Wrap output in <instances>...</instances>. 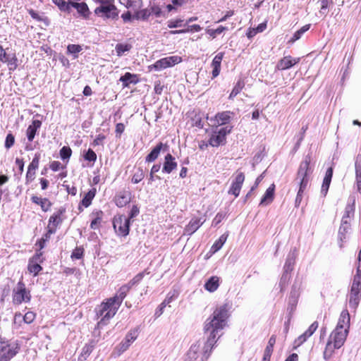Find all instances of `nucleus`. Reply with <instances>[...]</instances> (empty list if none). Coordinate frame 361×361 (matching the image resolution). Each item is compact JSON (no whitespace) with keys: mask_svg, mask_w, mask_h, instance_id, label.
<instances>
[{"mask_svg":"<svg viewBox=\"0 0 361 361\" xmlns=\"http://www.w3.org/2000/svg\"><path fill=\"white\" fill-rule=\"evenodd\" d=\"M245 87V82L243 80L240 79L238 80V82L235 83V86L233 87L228 99H233L234 97H235Z\"/></svg>","mask_w":361,"mask_h":361,"instance_id":"obj_37","label":"nucleus"},{"mask_svg":"<svg viewBox=\"0 0 361 361\" xmlns=\"http://www.w3.org/2000/svg\"><path fill=\"white\" fill-rule=\"evenodd\" d=\"M120 3L134 13L142 6V0H119Z\"/></svg>","mask_w":361,"mask_h":361,"instance_id":"obj_33","label":"nucleus"},{"mask_svg":"<svg viewBox=\"0 0 361 361\" xmlns=\"http://www.w3.org/2000/svg\"><path fill=\"white\" fill-rule=\"evenodd\" d=\"M63 186L66 188L67 192L72 196H75L77 193V188L74 185L70 186L69 185L63 184Z\"/></svg>","mask_w":361,"mask_h":361,"instance_id":"obj_64","label":"nucleus"},{"mask_svg":"<svg viewBox=\"0 0 361 361\" xmlns=\"http://www.w3.org/2000/svg\"><path fill=\"white\" fill-rule=\"evenodd\" d=\"M4 63H6L8 67L9 71H15L18 68V59L16 56V54H13V56L11 58H9L8 56L6 59V61H4Z\"/></svg>","mask_w":361,"mask_h":361,"instance_id":"obj_45","label":"nucleus"},{"mask_svg":"<svg viewBox=\"0 0 361 361\" xmlns=\"http://www.w3.org/2000/svg\"><path fill=\"white\" fill-rule=\"evenodd\" d=\"M42 252H36V253L30 258L27 264V271L32 274L33 276H37L42 270L41 264L44 262Z\"/></svg>","mask_w":361,"mask_h":361,"instance_id":"obj_13","label":"nucleus"},{"mask_svg":"<svg viewBox=\"0 0 361 361\" xmlns=\"http://www.w3.org/2000/svg\"><path fill=\"white\" fill-rule=\"evenodd\" d=\"M84 255V248L82 247H76L71 253V258L80 259Z\"/></svg>","mask_w":361,"mask_h":361,"instance_id":"obj_50","label":"nucleus"},{"mask_svg":"<svg viewBox=\"0 0 361 361\" xmlns=\"http://www.w3.org/2000/svg\"><path fill=\"white\" fill-rule=\"evenodd\" d=\"M293 270V265L290 262L287 261L284 266V272L281 278L280 283L285 286L290 278V272Z\"/></svg>","mask_w":361,"mask_h":361,"instance_id":"obj_34","label":"nucleus"},{"mask_svg":"<svg viewBox=\"0 0 361 361\" xmlns=\"http://www.w3.org/2000/svg\"><path fill=\"white\" fill-rule=\"evenodd\" d=\"M233 114L230 111H225L217 113L212 119L216 126L226 125L231 121V116Z\"/></svg>","mask_w":361,"mask_h":361,"instance_id":"obj_19","label":"nucleus"},{"mask_svg":"<svg viewBox=\"0 0 361 361\" xmlns=\"http://www.w3.org/2000/svg\"><path fill=\"white\" fill-rule=\"evenodd\" d=\"M126 126L122 123H118L116 125L115 133L116 137H121V134L124 132Z\"/></svg>","mask_w":361,"mask_h":361,"instance_id":"obj_59","label":"nucleus"},{"mask_svg":"<svg viewBox=\"0 0 361 361\" xmlns=\"http://www.w3.org/2000/svg\"><path fill=\"white\" fill-rule=\"evenodd\" d=\"M93 346L90 344H86L82 349V352L79 356V361H84L92 353Z\"/></svg>","mask_w":361,"mask_h":361,"instance_id":"obj_40","label":"nucleus"},{"mask_svg":"<svg viewBox=\"0 0 361 361\" xmlns=\"http://www.w3.org/2000/svg\"><path fill=\"white\" fill-rule=\"evenodd\" d=\"M14 143L15 137L12 133H10L6 137L4 146L7 149H8L13 146Z\"/></svg>","mask_w":361,"mask_h":361,"instance_id":"obj_52","label":"nucleus"},{"mask_svg":"<svg viewBox=\"0 0 361 361\" xmlns=\"http://www.w3.org/2000/svg\"><path fill=\"white\" fill-rule=\"evenodd\" d=\"M354 213L355 200H353L352 204H348L345 208V212L341 220V225L338 231V235L341 241L345 239V234L350 228V221L353 218Z\"/></svg>","mask_w":361,"mask_h":361,"instance_id":"obj_7","label":"nucleus"},{"mask_svg":"<svg viewBox=\"0 0 361 361\" xmlns=\"http://www.w3.org/2000/svg\"><path fill=\"white\" fill-rule=\"evenodd\" d=\"M39 159H40L39 154H35L32 161L29 164L27 168L37 171L39 166Z\"/></svg>","mask_w":361,"mask_h":361,"instance_id":"obj_51","label":"nucleus"},{"mask_svg":"<svg viewBox=\"0 0 361 361\" xmlns=\"http://www.w3.org/2000/svg\"><path fill=\"white\" fill-rule=\"evenodd\" d=\"M32 298L30 290L27 288L23 279L17 283L12 291V302L15 305H20L22 303H28Z\"/></svg>","mask_w":361,"mask_h":361,"instance_id":"obj_5","label":"nucleus"},{"mask_svg":"<svg viewBox=\"0 0 361 361\" xmlns=\"http://www.w3.org/2000/svg\"><path fill=\"white\" fill-rule=\"evenodd\" d=\"M130 193L128 191L123 190L118 192L114 197V202L118 207H123L130 202Z\"/></svg>","mask_w":361,"mask_h":361,"instance_id":"obj_20","label":"nucleus"},{"mask_svg":"<svg viewBox=\"0 0 361 361\" xmlns=\"http://www.w3.org/2000/svg\"><path fill=\"white\" fill-rule=\"evenodd\" d=\"M145 178V172L141 167L137 169L136 171L132 176L131 181L133 183H138Z\"/></svg>","mask_w":361,"mask_h":361,"instance_id":"obj_42","label":"nucleus"},{"mask_svg":"<svg viewBox=\"0 0 361 361\" xmlns=\"http://www.w3.org/2000/svg\"><path fill=\"white\" fill-rule=\"evenodd\" d=\"M182 61V58L178 56H171L161 59L157 61L154 63L148 66V70L152 71H161L166 68L173 66L178 64Z\"/></svg>","mask_w":361,"mask_h":361,"instance_id":"obj_10","label":"nucleus"},{"mask_svg":"<svg viewBox=\"0 0 361 361\" xmlns=\"http://www.w3.org/2000/svg\"><path fill=\"white\" fill-rule=\"evenodd\" d=\"M132 46L130 44L118 43L116 45L115 49L118 56H122L126 51L131 49Z\"/></svg>","mask_w":361,"mask_h":361,"instance_id":"obj_41","label":"nucleus"},{"mask_svg":"<svg viewBox=\"0 0 361 361\" xmlns=\"http://www.w3.org/2000/svg\"><path fill=\"white\" fill-rule=\"evenodd\" d=\"M49 168L53 171H58L61 169H63L64 166H62L61 163L59 161H53L49 164Z\"/></svg>","mask_w":361,"mask_h":361,"instance_id":"obj_60","label":"nucleus"},{"mask_svg":"<svg viewBox=\"0 0 361 361\" xmlns=\"http://www.w3.org/2000/svg\"><path fill=\"white\" fill-rule=\"evenodd\" d=\"M312 157L310 154H307L304 158V160L300 164L295 180H298L299 190L295 197V207H299L305 191L307 190L310 182V176L312 174V169L310 167V163Z\"/></svg>","mask_w":361,"mask_h":361,"instance_id":"obj_3","label":"nucleus"},{"mask_svg":"<svg viewBox=\"0 0 361 361\" xmlns=\"http://www.w3.org/2000/svg\"><path fill=\"white\" fill-rule=\"evenodd\" d=\"M52 1L62 11H68L70 10L69 4L65 0H52Z\"/></svg>","mask_w":361,"mask_h":361,"instance_id":"obj_48","label":"nucleus"},{"mask_svg":"<svg viewBox=\"0 0 361 361\" xmlns=\"http://www.w3.org/2000/svg\"><path fill=\"white\" fill-rule=\"evenodd\" d=\"M42 126V122L39 120H33L32 123L27 127L26 130V135L29 142H32L36 133Z\"/></svg>","mask_w":361,"mask_h":361,"instance_id":"obj_28","label":"nucleus"},{"mask_svg":"<svg viewBox=\"0 0 361 361\" xmlns=\"http://www.w3.org/2000/svg\"><path fill=\"white\" fill-rule=\"evenodd\" d=\"M118 308L119 306L116 305L111 298L103 301L95 309L96 317L97 319L101 318L97 324V327L101 329L108 324L109 320L116 314Z\"/></svg>","mask_w":361,"mask_h":361,"instance_id":"obj_4","label":"nucleus"},{"mask_svg":"<svg viewBox=\"0 0 361 361\" xmlns=\"http://www.w3.org/2000/svg\"><path fill=\"white\" fill-rule=\"evenodd\" d=\"M245 176L244 173L238 170L232 180L228 193L229 195H234L235 197H238L245 181Z\"/></svg>","mask_w":361,"mask_h":361,"instance_id":"obj_14","label":"nucleus"},{"mask_svg":"<svg viewBox=\"0 0 361 361\" xmlns=\"http://www.w3.org/2000/svg\"><path fill=\"white\" fill-rule=\"evenodd\" d=\"M130 221L124 215H117L113 219V227L117 235L126 237L130 232Z\"/></svg>","mask_w":361,"mask_h":361,"instance_id":"obj_9","label":"nucleus"},{"mask_svg":"<svg viewBox=\"0 0 361 361\" xmlns=\"http://www.w3.org/2000/svg\"><path fill=\"white\" fill-rule=\"evenodd\" d=\"M228 235L227 233H224V234L221 235L219 238V239L214 242V243L212 246V250H213L214 252H217L222 247V246L224 245V244L226 243V241L227 240Z\"/></svg>","mask_w":361,"mask_h":361,"instance_id":"obj_39","label":"nucleus"},{"mask_svg":"<svg viewBox=\"0 0 361 361\" xmlns=\"http://www.w3.org/2000/svg\"><path fill=\"white\" fill-rule=\"evenodd\" d=\"M30 200L32 203L40 206L41 209L44 212H48L52 206L51 202L47 197H40L37 195H32Z\"/></svg>","mask_w":361,"mask_h":361,"instance_id":"obj_24","label":"nucleus"},{"mask_svg":"<svg viewBox=\"0 0 361 361\" xmlns=\"http://www.w3.org/2000/svg\"><path fill=\"white\" fill-rule=\"evenodd\" d=\"M319 326V324L317 322H314L308 328L307 331H305L306 334H308L310 336H311L315 331L317 329Z\"/></svg>","mask_w":361,"mask_h":361,"instance_id":"obj_62","label":"nucleus"},{"mask_svg":"<svg viewBox=\"0 0 361 361\" xmlns=\"http://www.w3.org/2000/svg\"><path fill=\"white\" fill-rule=\"evenodd\" d=\"M145 271L140 272L135 275L131 280H130L128 283H126L130 288H132L134 286L138 284L143 277L145 276Z\"/></svg>","mask_w":361,"mask_h":361,"instance_id":"obj_46","label":"nucleus"},{"mask_svg":"<svg viewBox=\"0 0 361 361\" xmlns=\"http://www.w3.org/2000/svg\"><path fill=\"white\" fill-rule=\"evenodd\" d=\"M96 194L97 189L95 188H92L84 195V197L80 200L78 207V209L80 212H83L84 208H87L92 204V202Z\"/></svg>","mask_w":361,"mask_h":361,"instance_id":"obj_18","label":"nucleus"},{"mask_svg":"<svg viewBox=\"0 0 361 361\" xmlns=\"http://www.w3.org/2000/svg\"><path fill=\"white\" fill-rule=\"evenodd\" d=\"M84 159L87 161L94 162L97 160V154L92 149H89L84 154Z\"/></svg>","mask_w":361,"mask_h":361,"instance_id":"obj_56","label":"nucleus"},{"mask_svg":"<svg viewBox=\"0 0 361 361\" xmlns=\"http://www.w3.org/2000/svg\"><path fill=\"white\" fill-rule=\"evenodd\" d=\"M149 11L150 9L149 8H144L142 10L138 9L135 12L133 15V18H135L137 20H147L151 16V13Z\"/></svg>","mask_w":361,"mask_h":361,"instance_id":"obj_38","label":"nucleus"},{"mask_svg":"<svg viewBox=\"0 0 361 361\" xmlns=\"http://www.w3.org/2000/svg\"><path fill=\"white\" fill-rule=\"evenodd\" d=\"M219 280L220 278L217 276H211L204 283V288L210 292H214L216 290L219 286Z\"/></svg>","mask_w":361,"mask_h":361,"instance_id":"obj_32","label":"nucleus"},{"mask_svg":"<svg viewBox=\"0 0 361 361\" xmlns=\"http://www.w3.org/2000/svg\"><path fill=\"white\" fill-rule=\"evenodd\" d=\"M177 167V163L175 158L171 154H167L164 157V162L163 166V172L166 173H171Z\"/></svg>","mask_w":361,"mask_h":361,"instance_id":"obj_25","label":"nucleus"},{"mask_svg":"<svg viewBox=\"0 0 361 361\" xmlns=\"http://www.w3.org/2000/svg\"><path fill=\"white\" fill-rule=\"evenodd\" d=\"M350 325V316L348 310H343L336 328L330 334L323 353L325 360L331 359L336 349L341 348L348 337Z\"/></svg>","mask_w":361,"mask_h":361,"instance_id":"obj_2","label":"nucleus"},{"mask_svg":"<svg viewBox=\"0 0 361 361\" xmlns=\"http://www.w3.org/2000/svg\"><path fill=\"white\" fill-rule=\"evenodd\" d=\"M232 127H224L219 130H215L209 139V144L212 147H219L224 145L226 140V135L231 133Z\"/></svg>","mask_w":361,"mask_h":361,"instance_id":"obj_11","label":"nucleus"},{"mask_svg":"<svg viewBox=\"0 0 361 361\" xmlns=\"http://www.w3.org/2000/svg\"><path fill=\"white\" fill-rule=\"evenodd\" d=\"M228 30L227 27L220 25L216 29H209L207 30V33L212 38L214 39L217 35L221 34L224 31Z\"/></svg>","mask_w":361,"mask_h":361,"instance_id":"obj_44","label":"nucleus"},{"mask_svg":"<svg viewBox=\"0 0 361 361\" xmlns=\"http://www.w3.org/2000/svg\"><path fill=\"white\" fill-rule=\"evenodd\" d=\"M106 139V136L103 134H99L97 135L96 138L92 142L93 146H97L100 145H103L104 141Z\"/></svg>","mask_w":361,"mask_h":361,"instance_id":"obj_61","label":"nucleus"},{"mask_svg":"<svg viewBox=\"0 0 361 361\" xmlns=\"http://www.w3.org/2000/svg\"><path fill=\"white\" fill-rule=\"evenodd\" d=\"M73 7L75 8L77 11L84 18H88L90 15V11L86 3H74Z\"/></svg>","mask_w":361,"mask_h":361,"instance_id":"obj_35","label":"nucleus"},{"mask_svg":"<svg viewBox=\"0 0 361 361\" xmlns=\"http://www.w3.org/2000/svg\"><path fill=\"white\" fill-rule=\"evenodd\" d=\"M205 221V219L202 217H192L184 228V234L191 235L193 234Z\"/></svg>","mask_w":361,"mask_h":361,"instance_id":"obj_17","label":"nucleus"},{"mask_svg":"<svg viewBox=\"0 0 361 361\" xmlns=\"http://www.w3.org/2000/svg\"><path fill=\"white\" fill-rule=\"evenodd\" d=\"M119 80L122 82L123 88L128 87L130 84H137L140 80L137 74H133L129 72L122 75Z\"/></svg>","mask_w":361,"mask_h":361,"instance_id":"obj_26","label":"nucleus"},{"mask_svg":"<svg viewBox=\"0 0 361 361\" xmlns=\"http://www.w3.org/2000/svg\"><path fill=\"white\" fill-rule=\"evenodd\" d=\"M140 213V209L137 207V205H133L132 208L130 209V211L129 212L128 217L127 219H129V221L130 219H133V218L136 217Z\"/></svg>","mask_w":361,"mask_h":361,"instance_id":"obj_58","label":"nucleus"},{"mask_svg":"<svg viewBox=\"0 0 361 361\" xmlns=\"http://www.w3.org/2000/svg\"><path fill=\"white\" fill-rule=\"evenodd\" d=\"M106 5H100L96 8L94 13L104 18L115 19L118 16V11L116 6L111 2H107Z\"/></svg>","mask_w":361,"mask_h":361,"instance_id":"obj_12","label":"nucleus"},{"mask_svg":"<svg viewBox=\"0 0 361 361\" xmlns=\"http://www.w3.org/2000/svg\"><path fill=\"white\" fill-rule=\"evenodd\" d=\"M183 25V20L180 18L173 19L168 21V27L169 28L179 27Z\"/></svg>","mask_w":361,"mask_h":361,"instance_id":"obj_54","label":"nucleus"},{"mask_svg":"<svg viewBox=\"0 0 361 361\" xmlns=\"http://www.w3.org/2000/svg\"><path fill=\"white\" fill-rule=\"evenodd\" d=\"M66 209L65 207H61L54 212L49 217L48 221V228L54 229L56 231L58 227L62 224L65 219V213Z\"/></svg>","mask_w":361,"mask_h":361,"instance_id":"obj_15","label":"nucleus"},{"mask_svg":"<svg viewBox=\"0 0 361 361\" xmlns=\"http://www.w3.org/2000/svg\"><path fill=\"white\" fill-rule=\"evenodd\" d=\"M310 337L308 334H306V332L305 331L302 334L299 336L295 341V344L297 346H300L302 345L304 342L306 341V340Z\"/></svg>","mask_w":361,"mask_h":361,"instance_id":"obj_57","label":"nucleus"},{"mask_svg":"<svg viewBox=\"0 0 361 361\" xmlns=\"http://www.w3.org/2000/svg\"><path fill=\"white\" fill-rule=\"evenodd\" d=\"M300 61V58H293L291 56H286L278 61L276 68L279 71L287 70L298 63Z\"/></svg>","mask_w":361,"mask_h":361,"instance_id":"obj_16","label":"nucleus"},{"mask_svg":"<svg viewBox=\"0 0 361 361\" xmlns=\"http://www.w3.org/2000/svg\"><path fill=\"white\" fill-rule=\"evenodd\" d=\"M36 170L27 168L25 175V184L28 185L32 183L36 177Z\"/></svg>","mask_w":361,"mask_h":361,"instance_id":"obj_49","label":"nucleus"},{"mask_svg":"<svg viewBox=\"0 0 361 361\" xmlns=\"http://www.w3.org/2000/svg\"><path fill=\"white\" fill-rule=\"evenodd\" d=\"M18 343L0 336V361H10L19 351Z\"/></svg>","mask_w":361,"mask_h":361,"instance_id":"obj_6","label":"nucleus"},{"mask_svg":"<svg viewBox=\"0 0 361 361\" xmlns=\"http://www.w3.org/2000/svg\"><path fill=\"white\" fill-rule=\"evenodd\" d=\"M137 337V330L132 329L126 336L125 343L123 344L124 350H126L132 342L136 340Z\"/></svg>","mask_w":361,"mask_h":361,"instance_id":"obj_36","label":"nucleus"},{"mask_svg":"<svg viewBox=\"0 0 361 361\" xmlns=\"http://www.w3.org/2000/svg\"><path fill=\"white\" fill-rule=\"evenodd\" d=\"M82 47L79 44H68L67 47V53L73 54L74 59H77L78 53L82 51Z\"/></svg>","mask_w":361,"mask_h":361,"instance_id":"obj_43","label":"nucleus"},{"mask_svg":"<svg viewBox=\"0 0 361 361\" xmlns=\"http://www.w3.org/2000/svg\"><path fill=\"white\" fill-rule=\"evenodd\" d=\"M59 154L63 160L69 159L72 155V149L68 146H63L60 149Z\"/></svg>","mask_w":361,"mask_h":361,"instance_id":"obj_47","label":"nucleus"},{"mask_svg":"<svg viewBox=\"0 0 361 361\" xmlns=\"http://www.w3.org/2000/svg\"><path fill=\"white\" fill-rule=\"evenodd\" d=\"M166 149L168 148L167 144L159 142L152 151L146 156L145 161L151 163L154 161L159 156L160 152L162 149Z\"/></svg>","mask_w":361,"mask_h":361,"instance_id":"obj_22","label":"nucleus"},{"mask_svg":"<svg viewBox=\"0 0 361 361\" xmlns=\"http://www.w3.org/2000/svg\"><path fill=\"white\" fill-rule=\"evenodd\" d=\"M224 56V52L218 53L212 60L211 67L212 68V79L216 78L221 71V64Z\"/></svg>","mask_w":361,"mask_h":361,"instance_id":"obj_21","label":"nucleus"},{"mask_svg":"<svg viewBox=\"0 0 361 361\" xmlns=\"http://www.w3.org/2000/svg\"><path fill=\"white\" fill-rule=\"evenodd\" d=\"M361 299V276H354L349 293V306L356 310Z\"/></svg>","mask_w":361,"mask_h":361,"instance_id":"obj_8","label":"nucleus"},{"mask_svg":"<svg viewBox=\"0 0 361 361\" xmlns=\"http://www.w3.org/2000/svg\"><path fill=\"white\" fill-rule=\"evenodd\" d=\"M275 196V185L272 183L266 190L261 199L260 205H267L274 201Z\"/></svg>","mask_w":361,"mask_h":361,"instance_id":"obj_27","label":"nucleus"},{"mask_svg":"<svg viewBox=\"0 0 361 361\" xmlns=\"http://www.w3.org/2000/svg\"><path fill=\"white\" fill-rule=\"evenodd\" d=\"M228 304L217 307L204 326V331L208 333L207 340L202 343L200 341L192 344L188 352L190 361H207L212 349L217 342L219 331L222 330L226 325L229 317Z\"/></svg>","mask_w":361,"mask_h":361,"instance_id":"obj_1","label":"nucleus"},{"mask_svg":"<svg viewBox=\"0 0 361 361\" xmlns=\"http://www.w3.org/2000/svg\"><path fill=\"white\" fill-rule=\"evenodd\" d=\"M104 213L101 210L94 211L92 213V219L90 223V228L93 230L99 229L102 222Z\"/></svg>","mask_w":361,"mask_h":361,"instance_id":"obj_30","label":"nucleus"},{"mask_svg":"<svg viewBox=\"0 0 361 361\" xmlns=\"http://www.w3.org/2000/svg\"><path fill=\"white\" fill-rule=\"evenodd\" d=\"M187 115L192 121V126L202 128L203 124L200 111L193 109L192 111L188 112Z\"/></svg>","mask_w":361,"mask_h":361,"instance_id":"obj_31","label":"nucleus"},{"mask_svg":"<svg viewBox=\"0 0 361 361\" xmlns=\"http://www.w3.org/2000/svg\"><path fill=\"white\" fill-rule=\"evenodd\" d=\"M333 171H333L332 167H329L326 171L325 176L324 178L322 188H321V192L324 196H326V195L328 192V190H329V188L330 186V183L331 181V178L333 176Z\"/></svg>","mask_w":361,"mask_h":361,"instance_id":"obj_29","label":"nucleus"},{"mask_svg":"<svg viewBox=\"0 0 361 361\" xmlns=\"http://www.w3.org/2000/svg\"><path fill=\"white\" fill-rule=\"evenodd\" d=\"M36 318V314L34 312L28 311L23 317V321L26 324H31Z\"/></svg>","mask_w":361,"mask_h":361,"instance_id":"obj_53","label":"nucleus"},{"mask_svg":"<svg viewBox=\"0 0 361 361\" xmlns=\"http://www.w3.org/2000/svg\"><path fill=\"white\" fill-rule=\"evenodd\" d=\"M130 290L131 288L127 284H124L118 288L117 293L111 299H113L114 302L120 307Z\"/></svg>","mask_w":361,"mask_h":361,"instance_id":"obj_23","label":"nucleus"},{"mask_svg":"<svg viewBox=\"0 0 361 361\" xmlns=\"http://www.w3.org/2000/svg\"><path fill=\"white\" fill-rule=\"evenodd\" d=\"M56 232V231H55L54 229L52 230L51 228H48V227L47 226V231L41 238L44 239V241L48 242L51 238V235L52 234H54Z\"/></svg>","mask_w":361,"mask_h":361,"instance_id":"obj_63","label":"nucleus"},{"mask_svg":"<svg viewBox=\"0 0 361 361\" xmlns=\"http://www.w3.org/2000/svg\"><path fill=\"white\" fill-rule=\"evenodd\" d=\"M355 176H361V154H359L355 158Z\"/></svg>","mask_w":361,"mask_h":361,"instance_id":"obj_55","label":"nucleus"}]
</instances>
